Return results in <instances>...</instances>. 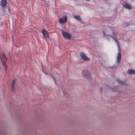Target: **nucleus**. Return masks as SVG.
Returning a JSON list of instances; mask_svg holds the SVG:
<instances>
[{"label": "nucleus", "instance_id": "f257e3e1", "mask_svg": "<svg viewBox=\"0 0 135 135\" xmlns=\"http://www.w3.org/2000/svg\"><path fill=\"white\" fill-rule=\"evenodd\" d=\"M1 61L2 63V65L4 67L6 71L7 68V65H6V62L7 60V58L5 55L3 54H2V56L1 57Z\"/></svg>", "mask_w": 135, "mask_h": 135}, {"label": "nucleus", "instance_id": "f03ea898", "mask_svg": "<svg viewBox=\"0 0 135 135\" xmlns=\"http://www.w3.org/2000/svg\"><path fill=\"white\" fill-rule=\"evenodd\" d=\"M62 33L63 36L65 39L69 40H71V34L63 31H62Z\"/></svg>", "mask_w": 135, "mask_h": 135}, {"label": "nucleus", "instance_id": "7ed1b4c3", "mask_svg": "<svg viewBox=\"0 0 135 135\" xmlns=\"http://www.w3.org/2000/svg\"><path fill=\"white\" fill-rule=\"evenodd\" d=\"M67 20V17L65 16L60 18L59 23L60 24H63L66 22Z\"/></svg>", "mask_w": 135, "mask_h": 135}, {"label": "nucleus", "instance_id": "20e7f679", "mask_svg": "<svg viewBox=\"0 0 135 135\" xmlns=\"http://www.w3.org/2000/svg\"><path fill=\"white\" fill-rule=\"evenodd\" d=\"M42 33L44 35V38H49V35L48 32L46 30L43 29L42 31Z\"/></svg>", "mask_w": 135, "mask_h": 135}, {"label": "nucleus", "instance_id": "39448f33", "mask_svg": "<svg viewBox=\"0 0 135 135\" xmlns=\"http://www.w3.org/2000/svg\"><path fill=\"white\" fill-rule=\"evenodd\" d=\"M80 55L82 59L85 61H89V59L86 56L84 52H81L80 54Z\"/></svg>", "mask_w": 135, "mask_h": 135}, {"label": "nucleus", "instance_id": "423d86ee", "mask_svg": "<svg viewBox=\"0 0 135 135\" xmlns=\"http://www.w3.org/2000/svg\"><path fill=\"white\" fill-rule=\"evenodd\" d=\"M7 1L6 0H1L0 2V5L2 7H5L7 4Z\"/></svg>", "mask_w": 135, "mask_h": 135}, {"label": "nucleus", "instance_id": "0eeeda50", "mask_svg": "<svg viewBox=\"0 0 135 135\" xmlns=\"http://www.w3.org/2000/svg\"><path fill=\"white\" fill-rule=\"evenodd\" d=\"M123 6L125 8L128 9H131V6L127 3H123Z\"/></svg>", "mask_w": 135, "mask_h": 135}, {"label": "nucleus", "instance_id": "6e6552de", "mask_svg": "<svg viewBox=\"0 0 135 135\" xmlns=\"http://www.w3.org/2000/svg\"><path fill=\"white\" fill-rule=\"evenodd\" d=\"M119 52L118 53V56L117 57V60H118V63L120 61L121 58V54H120V50L119 49Z\"/></svg>", "mask_w": 135, "mask_h": 135}, {"label": "nucleus", "instance_id": "1a4fd4ad", "mask_svg": "<svg viewBox=\"0 0 135 135\" xmlns=\"http://www.w3.org/2000/svg\"><path fill=\"white\" fill-rule=\"evenodd\" d=\"M15 80H13L12 83V88L11 90L12 91H14L15 89Z\"/></svg>", "mask_w": 135, "mask_h": 135}, {"label": "nucleus", "instance_id": "9d476101", "mask_svg": "<svg viewBox=\"0 0 135 135\" xmlns=\"http://www.w3.org/2000/svg\"><path fill=\"white\" fill-rule=\"evenodd\" d=\"M83 74L84 76H88V74H89V72L86 70H83ZM89 75V74H88Z\"/></svg>", "mask_w": 135, "mask_h": 135}, {"label": "nucleus", "instance_id": "9b49d317", "mask_svg": "<svg viewBox=\"0 0 135 135\" xmlns=\"http://www.w3.org/2000/svg\"><path fill=\"white\" fill-rule=\"evenodd\" d=\"M127 72L129 74H135V70L132 69H129L127 71Z\"/></svg>", "mask_w": 135, "mask_h": 135}, {"label": "nucleus", "instance_id": "f8f14e48", "mask_svg": "<svg viewBox=\"0 0 135 135\" xmlns=\"http://www.w3.org/2000/svg\"><path fill=\"white\" fill-rule=\"evenodd\" d=\"M74 18H75L76 20H78V21H80V22H82L81 20L80 19V16H74Z\"/></svg>", "mask_w": 135, "mask_h": 135}, {"label": "nucleus", "instance_id": "ddd939ff", "mask_svg": "<svg viewBox=\"0 0 135 135\" xmlns=\"http://www.w3.org/2000/svg\"><path fill=\"white\" fill-rule=\"evenodd\" d=\"M53 79L54 80V81L55 82V79H54V77H53Z\"/></svg>", "mask_w": 135, "mask_h": 135}, {"label": "nucleus", "instance_id": "4468645a", "mask_svg": "<svg viewBox=\"0 0 135 135\" xmlns=\"http://www.w3.org/2000/svg\"><path fill=\"white\" fill-rule=\"evenodd\" d=\"M118 47H119V44H118Z\"/></svg>", "mask_w": 135, "mask_h": 135}, {"label": "nucleus", "instance_id": "2eb2a0df", "mask_svg": "<svg viewBox=\"0 0 135 135\" xmlns=\"http://www.w3.org/2000/svg\"><path fill=\"white\" fill-rule=\"evenodd\" d=\"M103 34L104 35H104V32H103Z\"/></svg>", "mask_w": 135, "mask_h": 135}, {"label": "nucleus", "instance_id": "dca6fc26", "mask_svg": "<svg viewBox=\"0 0 135 135\" xmlns=\"http://www.w3.org/2000/svg\"><path fill=\"white\" fill-rule=\"evenodd\" d=\"M114 34H113V36H114Z\"/></svg>", "mask_w": 135, "mask_h": 135}]
</instances>
